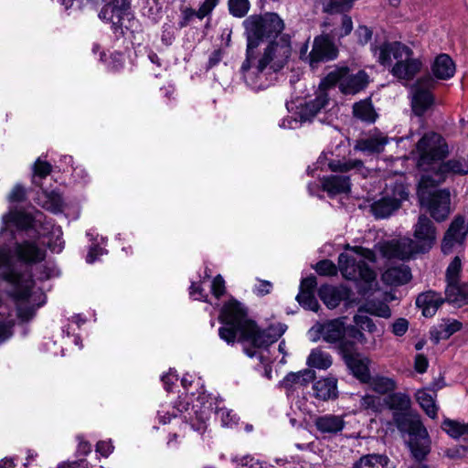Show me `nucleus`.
I'll use <instances>...</instances> for the list:
<instances>
[{
  "label": "nucleus",
  "instance_id": "12",
  "mask_svg": "<svg viewBox=\"0 0 468 468\" xmlns=\"http://www.w3.org/2000/svg\"><path fill=\"white\" fill-rule=\"evenodd\" d=\"M46 157L45 155L44 158ZM51 171L52 165L43 159V155L39 156L34 163L32 184L36 186H39L35 201L45 210L53 214H59L63 212L65 205L62 193L58 187L48 188L42 185V180L46 179Z\"/></svg>",
  "mask_w": 468,
  "mask_h": 468
},
{
  "label": "nucleus",
  "instance_id": "24",
  "mask_svg": "<svg viewBox=\"0 0 468 468\" xmlns=\"http://www.w3.org/2000/svg\"><path fill=\"white\" fill-rule=\"evenodd\" d=\"M343 356L346 367L356 379L364 384L370 381V360L367 357L354 354L353 351L343 352Z\"/></svg>",
  "mask_w": 468,
  "mask_h": 468
},
{
  "label": "nucleus",
  "instance_id": "36",
  "mask_svg": "<svg viewBox=\"0 0 468 468\" xmlns=\"http://www.w3.org/2000/svg\"><path fill=\"white\" fill-rule=\"evenodd\" d=\"M445 300L458 306L468 303V283L458 281L447 284L445 288Z\"/></svg>",
  "mask_w": 468,
  "mask_h": 468
},
{
  "label": "nucleus",
  "instance_id": "56",
  "mask_svg": "<svg viewBox=\"0 0 468 468\" xmlns=\"http://www.w3.org/2000/svg\"><path fill=\"white\" fill-rule=\"evenodd\" d=\"M107 68L110 71H119L123 68V55L121 52H113L111 54L107 62Z\"/></svg>",
  "mask_w": 468,
  "mask_h": 468
},
{
  "label": "nucleus",
  "instance_id": "64",
  "mask_svg": "<svg viewBox=\"0 0 468 468\" xmlns=\"http://www.w3.org/2000/svg\"><path fill=\"white\" fill-rule=\"evenodd\" d=\"M429 367V360L423 354H418L414 359V369L419 374H423L427 371Z\"/></svg>",
  "mask_w": 468,
  "mask_h": 468
},
{
  "label": "nucleus",
  "instance_id": "14",
  "mask_svg": "<svg viewBox=\"0 0 468 468\" xmlns=\"http://www.w3.org/2000/svg\"><path fill=\"white\" fill-rule=\"evenodd\" d=\"M369 75L359 69L354 73L346 65L339 64L329 69L321 80L324 87L338 86L339 90L346 95H354L365 90L369 83Z\"/></svg>",
  "mask_w": 468,
  "mask_h": 468
},
{
  "label": "nucleus",
  "instance_id": "29",
  "mask_svg": "<svg viewBox=\"0 0 468 468\" xmlns=\"http://www.w3.org/2000/svg\"><path fill=\"white\" fill-rule=\"evenodd\" d=\"M444 301L446 300L441 293L428 291L418 295L416 304L422 310V314L425 317H431Z\"/></svg>",
  "mask_w": 468,
  "mask_h": 468
},
{
  "label": "nucleus",
  "instance_id": "51",
  "mask_svg": "<svg viewBox=\"0 0 468 468\" xmlns=\"http://www.w3.org/2000/svg\"><path fill=\"white\" fill-rule=\"evenodd\" d=\"M314 269L319 275L333 276L336 274V266L329 260H322L318 261Z\"/></svg>",
  "mask_w": 468,
  "mask_h": 468
},
{
  "label": "nucleus",
  "instance_id": "23",
  "mask_svg": "<svg viewBox=\"0 0 468 468\" xmlns=\"http://www.w3.org/2000/svg\"><path fill=\"white\" fill-rule=\"evenodd\" d=\"M315 378V372L311 368L300 370L298 372L288 373L282 380L280 381L279 386L283 388L286 396L291 398L298 388L306 387L310 382Z\"/></svg>",
  "mask_w": 468,
  "mask_h": 468
},
{
  "label": "nucleus",
  "instance_id": "7",
  "mask_svg": "<svg viewBox=\"0 0 468 468\" xmlns=\"http://www.w3.org/2000/svg\"><path fill=\"white\" fill-rule=\"evenodd\" d=\"M413 239H393L380 248L381 254L388 259L410 260L417 254L429 252L436 242V228L426 216L420 215L413 227Z\"/></svg>",
  "mask_w": 468,
  "mask_h": 468
},
{
  "label": "nucleus",
  "instance_id": "61",
  "mask_svg": "<svg viewBox=\"0 0 468 468\" xmlns=\"http://www.w3.org/2000/svg\"><path fill=\"white\" fill-rule=\"evenodd\" d=\"M189 295L194 300H199L205 303H208V295L204 292L203 288L197 285L196 282H192L189 287Z\"/></svg>",
  "mask_w": 468,
  "mask_h": 468
},
{
  "label": "nucleus",
  "instance_id": "32",
  "mask_svg": "<svg viewBox=\"0 0 468 468\" xmlns=\"http://www.w3.org/2000/svg\"><path fill=\"white\" fill-rule=\"evenodd\" d=\"M76 439L78 441L76 458L72 461L59 463L57 468H87L88 464L84 457L91 452V444L85 440L83 435H78Z\"/></svg>",
  "mask_w": 468,
  "mask_h": 468
},
{
  "label": "nucleus",
  "instance_id": "20",
  "mask_svg": "<svg viewBox=\"0 0 468 468\" xmlns=\"http://www.w3.org/2000/svg\"><path fill=\"white\" fill-rule=\"evenodd\" d=\"M338 49L328 36L315 37L313 48L308 55L311 68L314 69L320 62H325L336 58Z\"/></svg>",
  "mask_w": 468,
  "mask_h": 468
},
{
  "label": "nucleus",
  "instance_id": "60",
  "mask_svg": "<svg viewBox=\"0 0 468 468\" xmlns=\"http://www.w3.org/2000/svg\"><path fill=\"white\" fill-rule=\"evenodd\" d=\"M178 380V375L176 374V371L170 368L169 371L165 374H164L161 377V381L163 382L164 388L170 392L172 391V386Z\"/></svg>",
  "mask_w": 468,
  "mask_h": 468
},
{
  "label": "nucleus",
  "instance_id": "4",
  "mask_svg": "<svg viewBox=\"0 0 468 468\" xmlns=\"http://www.w3.org/2000/svg\"><path fill=\"white\" fill-rule=\"evenodd\" d=\"M213 410L223 427L232 429L238 425L239 420L238 415L231 410L220 408L218 402L213 401L211 395L205 391H199L197 394L190 392L185 396H179L172 411L165 409L164 406L161 407L157 411V419L159 423L165 425L169 423L172 418L180 416L185 427L189 426L192 431L203 434Z\"/></svg>",
  "mask_w": 468,
  "mask_h": 468
},
{
  "label": "nucleus",
  "instance_id": "11",
  "mask_svg": "<svg viewBox=\"0 0 468 468\" xmlns=\"http://www.w3.org/2000/svg\"><path fill=\"white\" fill-rule=\"evenodd\" d=\"M427 176H421L418 185V197L420 205L427 209L437 222L446 220L451 213V193L448 188H438Z\"/></svg>",
  "mask_w": 468,
  "mask_h": 468
},
{
  "label": "nucleus",
  "instance_id": "50",
  "mask_svg": "<svg viewBox=\"0 0 468 468\" xmlns=\"http://www.w3.org/2000/svg\"><path fill=\"white\" fill-rule=\"evenodd\" d=\"M250 9L249 0H229V13L235 17H243Z\"/></svg>",
  "mask_w": 468,
  "mask_h": 468
},
{
  "label": "nucleus",
  "instance_id": "59",
  "mask_svg": "<svg viewBox=\"0 0 468 468\" xmlns=\"http://www.w3.org/2000/svg\"><path fill=\"white\" fill-rule=\"evenodd\" d=\"M26 199V189L21 184H16L8 196L10 203H19Z\"/></svg>",
  "mask_w": 468,
  "mask_h": 468
},
{
  "label": "nucleus",
  "instance_id": "8",
  "mask_svg": "<svg viewBox=\"0 0 468 468\" xmlns=\"http://www.w3.org/2000/svg\"><path fill=\"white\" fill-rule=\"evenodd\" d=\"M330 170L334 173H340L341 175H332L330 176L323 177L322 186L327 192L328 196L333 197L339 194H348L351 190L350 176L346 175L350 171H355L362 175L364 177L367 174V169L365 167L364 163L358 159H334L328 158L326 154H322L313 166H308L306 173L308 176H314L315 171Z\"/></svg>",
  "mask_w": 468,
  "mask_h": 468
},
{
  "label": "nucleus",
  "instance_id": "37",
  "mask_svg": "<svg viewBox=\"0 0 468 468\" xmlns=\"http://www.w3.org/2000/svg\"><path fill=\"white\" fill-rule=\"evenodd\" d=\"M388 143V139L382 135H371L359 139L356 142V149L364 153L373 154L380 153L384 150L385 145Z\"/></svg>",
  "mask_w": 468,
  "mask_h": 468
},
{
  "label": "nucleus",
  "instance_id": "54",
  "mask_svg": "<svg viewBox=\"0 0 468 468\" xmlns=\"http://www.w3.org/2000/svg\"><path fill=\"white\" fill-rule=\"evenodd\" d=\"M211 293L217 300H219L226 292L225 281L223 277L218 274L211 282Z\"/></svg>",
  "mask_w": 468,
  "mask_h": 468
},
{
  "label": "nucleus",
  "instance_id": "35",
  "mask_svg": "<svg viewBox=\"0 0 468 468\" xmlns=\"http://www.w3.org/2000/svg\"><path fill=\"white\" fill-rule=\"evenodd\" d=\"M415 398L420 407L431 419L437 418L439 407L436 404V393L431 392L429 388H422L416 391Z\"/></svg>",
  "mask_w": 468,
  "mask_h": 468
},
{
  "label": "nucleus",
  "instance_id": "45",
  "mask_svg": "<svg viewBox=\"0 0 468 468\" xmlns=\"http://www.w3.org/2000/svg\"><path fill=\"white\" fill-rule=\"evenodd\" d=\"M60 271L55 262L46 261L37 266L34 275L37 280L46 281L51 278L58 277Z\"/></svg>",
  "mask_w": 468,
  "mask_h": 468
},
{
  "label": "nucleus",
  "instance_id": "44",
  "mask_svg": "<svg viewBox=\"0 0 468 468\" xmlns=\"http://www.w3.org/2000/svg\"><path fill=\"white\" fill-rule=\"evenodd\" d=\"M231 463L235 466H241L243 468H254L255 466H260V468H263V466L273 467V464L267 463V462L261 458L260 455H244L242 457L234 456L231 459Z\"/></svg>",
  "mask_w": 468,
  "mask_h": 468
},
{
  "label": "nucleus",
  "instance_id": "6",
  "mask_svg": "<svg viewBox=\"0 0 468 468\" xmlns=\"http://www.w3.org/2000/svg\"><path fill=\"white\" fill-rule=\"evenodd\" d=\"M13 224L18 230H33L37 238L41 236L48 238V248L53 253H60L65 246L62 238L63 231L60 226L56 225L53 219H48L47 216L40 210L25 212L22 210L10 209L2 217V227L0 237L6 232V225Z\"/></svg>",
  "mask_w": 468,
  "mask_h": 468
},
{
  "label": "nucleus",
  "instance_id": "27",
  "mask_svg": "<svg viewBox=\"0 0 468 468\" xmlns=\"http://www.w3.org/2000/svg\"><path fill=\"white\" fill-rule=\"evenodd\" d=\"M411 107L414 113L422 116L433 104L434 97L431 91L419 85L411 89Z\"/></svg>",
  "mask_w": 468,
  "mask_h": 468
},
{
  "label": "nucleus",
  "instance_id": "52",
  "mask_svg": "<svg viewBox=\"0 0 468 468\" xmlns=\"http://www.w3.org/2000/svg\"><path fill=\"white\" fill-rule=\"evenodd\" d=\"M354 322L360 330H365L369 333H374L377 330V325L374 321L367 315L356 314L354 316Z\"/></svg>",
  "mask_w": 468,
  "mask_h": 468
},
{
  "label": "nucleus",
  "instance_id": "55",
  "mask_svg": "<svg viewBox=\"0 0 468 468\" xmlns=\"http://www.w3.org/2000/svg\"><path fill=\"white\" fill-rule=\"evenodd\" d=\"M219 0H205L197 11V18L199 20L204 19L206 16H209L214 8L218 5Z\"/></svg>",
  "mask_w": 468,
  "mask_h": 468
},
{
  "label": "nucleus",
  "instance_id": "38",
  "mask_svg": "<svg viewBox=\"0 0 468 468\" xmlns=\"http://www.w3.org/2000/svg\"><path fill=\"white\" fill-rule=\"evenodd\" d=\"M354 116L363 122L373 123L377 119V113L370 99L356 102L353 106Z\"/></svg>",
  "mask_w": 468,
  "mask_h": 468
},
{
  "label": "nucleus",
  "instance_id": "21",
  "mask_svg": "<svg viewBox=\"0 0 468 468\" xmlns=\"http://www.w3.org/2000/svg\"><path fill=\"white\" fill-rule=\"evenodd\" d=\"M468 234V220L464 216H456L447 229L441 243V251L449 254L453 248L462 246Z\"/></svg>",
  "mask_w": 468,
  "mask_h": 468
},
{
  "label": "nucleus",
  "instance_id": "30",
  "mask_svg": "<svg viewBox=\"0 0 468 468\" xmlns=\"http://www.w3.org/2000/svg\"><path fill=\"white\" fill-rule=\"evenodd\" d=\"M86 236L90 242L86 256V262L88 264H93L101 256L108 253V250L105 249L107 239L103 236H99L95 229H89L86 232Z\"/></svg>",
  "mask_w": 468,
  "mask_h": 468
},
{
  "label": "nucleus",
  "instance_id": "63",
  "mask_svg": "<svg viewBox=\"0 0 468 468\" xmlns=\"http://www.w3.org/2000/svg\"><path fill=\"white\" fill-rule=\"evenodd\" d=\"M114 447L111 440L100 441L96 444V453L107 458L113 451Z\"/></svg>",
  "mask_w": 468,
  "mask_h": 468
},
{
  "label": "nucleus",
  "instance_id": "9",
  "mask_svg": "<svg viewBox=\"0 0 468 468\" xmlns=\"http://www.w3.org/2000/svg\"><path fill=\"white\" fill-rule=\"evenodd\" d=\"M377 255L374 250L363 247H352L338 256V268L342 276L349 281L363 282L361 291H367L376 282L377 273L368 265L375 263ZM366 293V292H362Z\"/></svg>",
  "mask_w": 468,
  "mask_h": 468
},
{
  "label": "nucleus",
  "instance_id": "47",
  "mask_svg": "<svg viewBox=\"0 0 468 468\" xmlns=\"http://www.w3.org/2000/svg\"><path fill=\"white\" fill-rule=\"evenodd\" d=\"M345 340L352 343V351L355 350L356 343L361 345H365L367 343V337L356 324L349 325L345 324Z\"/></svg>",
  "mask_w": 468,
  "mask_h": 468
},
{
  "label": "nucleus",
  "instance_id": "58",
  "mask_svg": "<svg viewBox=\"0 0 468 468\" xmlns=\"http://www.w3.org/2000/svg\"><path fill=\"white\" fill-rule=\"evenodd\" d=\"M195 17L197 18V11L191 7H186L181 11L178 27L181 29L187 27Z\"/></svg>",
  "mask_w": 468,
  "mask_h": 468
},
{
  "label": "nucleus",
  "instance_id": "25",
  "mask_svg": "<svg viewBox=\"0 0 468 468\" xmlns=\"http://www.w3.org/2000/svg\"><path fill=\"white\" fill-rule=\"evenodd\" d=\"M314 426L324 437H333L343 431L346 422L343 416L328 413L316 417Z\"/></svg>",
  "mask_w": 468,
  "mask_h": 468
},
{
  "label": "nucleus",
  "instance_id": "46",
  "mask_svg": "<svg viewBox=\"0 0 468 468\" xmlns=\"http://www.w3.org/2000/svg\"><path fill=\"white\" fill-rule=\"evenodd\" d=\"M295 300L303 308L306 310L317 312L319 309V303L315 298L314 292L299 290Z\"/></svg>",
  "mask_w": 468,
  "mask_h": 468
},
{
  "label": "nucleus",
  "instance_id": "16",
  "mask_svg": "<svg viewBox=\"0 0 468 468\" xmlns=\"http://www.w3.org/2000/svg\"><path fill=\"white\" fill-rule=\"evenodd\" d=\"M409 197L405 186L394 183L387 186L382 197L371 205V211L377 218H385L396 211Z\"/></svg>",
  "mask_w": 468,
  "mask_h": 468
},
{
  "label": "nucleus",
  "instance_id": "15",
  "mask_svg": "<svg viewBox=\"0 0 468 468\" xmlns=\"http://www.w3.org/2000/svg\"><path fill=\"white\" fill-rule=\"evenodd\" d=\"M385 410L391 411L393 422L399 431L420 420L411 413V399L406 392L393 391L388 394L385 397Z\"/></svg>",
  "mask_w": 468,
  "mask_h": 468
},
{
  "label": "nucleus",
  "instance_id": "33",
  "mask_svg": "<svg viewBox=\"0 0 468 468\" xmlns=\"http://www.w3.org/2000/svg\"><path fill=\"white\" fill-rule=\"evenodd\" d=\"M463 324L455 319H444L437 326L431 330V339L438 344L441 340L450 338L453 334L460 331Z\"/></svg>",
  "mask_w": 468,
  "mask_h": 468
},
{
  "label": "nucleus",
  "instance_id": "3",
  "mask_svg": "<svg viewBox=\"0 0 468 468\" xmlns=\"http://www.w3.org/2000/svg\"><path fill=\"white\" fill-rule=\"evenodd\" d=\"M218 319L222 324L218 335L229 346H233L239 335V342H250L254 347L267 349L287 330L284 324L261 329L254 320L248 317L247 308L233 298L223 304Z\"/></svg>",
  "mask_w": 468,
  "mask_h": 468
},
{
  "label": "nucleus",
  "instance_id": "13",
  "mask_svg": "<svg viewBox=\"0 0 468 468\" xmlns=\"http://www.w3.org/2000/svg\"><path fill=\"white\" fill-rule=\"evenodd\" d=\"M417 167L423 174L431 173L449 154L446 140L435 132L425 133L416 144Z\"/></svg>",
  "mask_w": 468,
  "mask_h": 468
},
{
  "label": "nucleus",
  "instance_id": "22",
  "mask_svg": "<svg viewBox=\"0 0 468 468\" xmlns=\"http://www.w3.org/2000/svg\"><path fill=\"white\" fill-rule=\"evenodd\" d=\"M468 174V164L462 159H450L441 161L431 173L422 174L427 176L435 184H442L449 176H465Z\"/></svg>",
  "mask_w": 468,
  "mask_h": 468
},
{
  "label": "nucleus",
  "instance_id": "5",
  "mask_svg": "<svg viewBox=\"0 0 468 468\" xmlns=\"http://www.w3.org/2000/svg\"><path fill=\"white\" fill-rule=\"evenodd\" d=\"M370 49L376 61L399 80H410L421 69L422 63L414 58L413 50L400 41L375 39Z\"/></svg>",
  "mask_w": 468,
  "mask_h": 468
},
{
  "label": "nucleus",
  "instance_id": "19",
  "mask_svg": "<svg viewBox=\"0 0 468 468\" xmlns=\"http://www.w3.org/2000/svg\"><path fill=\"white\" fill-rule=\"evenodd\" d=\"M346 317H338L319 325L317 332L322 338L330 344H337L340 351H352V343L345 340V321Z\"/></svg>",
  "mask_w": 468,
  "mask_h": 468
},
{
  "label": "nucleus",
  "instance_id": "49",
  "mask_svg": "<svg viewBox=\"0 0 468 468\" xmlns=\"http://www.w3.org/2000/svg\"><path fill=\"white\" fill-rule=\"evenodd\" d=\"M323 8L325 13L338 14L351 9L352 5L344 0H322Z\"/></svg>",
  "mask_w": 468,
  "mask_h": 468
},
{
  "label": "nucleus",
  "instance_id": "17",
  "mask_svg": "<svg viewBox=\"0 0 468 468\" xmlns=\"http://www.w3.org/2000/svg\"><path fill=\"white\" fill-rule=\"evenodd\" d=\"M399 431L409 434V447L413 458L419 462L423 461L431 451V441L420 420L414 421Z\"/></svg>",
  "mask_w": 468,
  "mask_h": 468
},
{
  "label": "nucleus",
  "instance_id": "62",
  "mask_svg": "<svg viewBox=\"0 0 468 468\" xmlns=\"http://www.w3.org/2000/svg\"><path fill=\"white\" fill-rule=\"evenodd\" d=\"M259 283L255 285L253 292L258 296H265L272 290V283L267 280L258 279Z\"/></svg>",
  "mask_w": 468,
  "mask_h": 468
},
{
  "label": "nucleus",
  "instance_id": "48",
  "mask_svg": "<svg viewBox=\"0 0 468 468\" xmlns=\"http://www.w3.org/2000/svg\"><path fill=\"white\" fill-rule=\"evenodd\" d=\"M461 271L462 260L459 256H455L446 269L445 279L447 284L460 281Z\"/></svg>",
  "mask_w": 468,
  "mask_h": 468
},
{
  "label": "nucleus",
  "instance_id": "1",
  "mask_svg": "<svg viewBox=\"0 0 468 468\" xmlns=\"http://www.w3.org/2000/svg\"><path fill=\"white\" fill-rule=\"evenodd\" d=\"M242 24L247 47L239 69L241 78L251 90H264L274 84L277 73L289 62L292 37L282 34L284 22L276 13L251 15Z\"/></svg>",
  "mask_w": 468,
  "mask_h": 468
},
{
  "label": "nucleus",
  "instance_id": "40",
  "mask_svg": "<svg viewBox=\"0 0 468 468\" xmlns=\"http://www.w3.org/2000/svg\"><path fill=\"white\" fill-rule=\"evenodd\" d=\"M389 459L385 454H367L362 456L357 462L354 463L353 468H385L388 466Z\"/></svg>",
  "mask_w": 468,
  "mask_h": 468
},
{
  "label": "nucleus",
  "instance_id": "18",
  "mask_svg": "<svg viewBox=\"0 0 468 468\" xmlns=\"http://www.w3.org/2000/svg\"><path fill=\"white\" fill-rule=\"evenodd\" d=\"M328 102V95L325 92H321L314 100L306 103L299 112V118L287 116L280 122L279 126L282 129H297L303 122H311L322 109L325 108Z\"/></svg>",
  "mask_w": 468,
  "mask_h": 468
},
{
  "label": "nucleus",
  "instance_id": "28",
  "mask_svg": "<svg viewBox=\"0 0 468 468\" xmlns=\"http://www.w3.org/2000/svg\"><path fill=\"white\" fill-rule=\"evenodd\" d=\"M318 296L328 309H335L347 298L348 292L345 287L324 284L318 290Z\"/></svg>",
  "mask_w": 468,
  "mask_h": 468
},
{
  "label": "nucleus",
  "instance_id": "2",
  "mask_svg": "<svg viewBox=\"0 0 468 468\" xmlns=\"http://www.w3.org/2000/svg\"><path fill=\"white\" fill-rule=\"evenodd\" d=\"M46 250L36 241H16L14 244H0V279L7 285L6 294L16 304L27 303V308L17 306V315L24 321L30 320L36 310L46 303V294L42 291L33 292L35 282L29 267L44 261Z\"/></svg>",
  "mask_w": 468,
  "mask_h": 468
},
{
  "label": "nucleus",
  "instance_id": "31",
  "mask_svg": "<svg viewBox=\"0 0 468 468\" xmlns=\"http://www.w3.org/2000/svg\"><path fill=\"white\" fill-rule=\"evenodd\" d=\"M314 396L320 400L335 399L338 396L337 379L323 378L313 383Z\"/></svg>",
  "mask_w": 468,
  "mask_h": 468
},
{
  "label": "nucleus",
  "instance_id": "26",
  "mask_svg": "<svg viewBox=\"0 0 468 468\" xmlns=\"http://www.w3.org/2000/svg\"><path fill=\"white\" fill-rule=\"evenodd\" d=\"M411 278L410 268L404 263L389 266L382 274V281L390 286L406 284Z\"/></svg>",
  "mask_w": 468,
  "mask_h": 468
},
{
  "label": "nucleus",
  "instance_id": "34",
  "mask_svg": "<svg viewBox=\"0 0 468 468\" xmlns=\"http://www.w3.org/2000/svg\"><path fill=\"white\" fill-rule=\"evenodd\" d=\"M431 71L436 79L449 80L455 73V64L449 55L441 54L434 59Z\"/></svg>",
  "mask_w": 468,
  "mask_h": 468
},
{
  "label": "nucleus",
  "instance_id": "43",
  "mask_svg": "<svg viewBox=\"0 0 468 468\" xmlns=\"http://www.w3.org/2000/svg\"><path fill=\"white\" fill-rule=\"evenodd\" d=\"M360 407L370 413H381L385 410V397L367 394L361 398Z\"/></svg>",
  "mask_w": 468,
  "mask_h": 468
},
{
  "label": "nucleus",
  "instance_id": "53",
  "mask_svg": "<svg viewBox=\"0 0 468 468\" xmlns=\"http://www.w3.org/2000/svg\"><path fill=\"white\" fill-rule=\"evenodd\" d=\"M176 39V27L171 23H165L162 27L161 41L165 46H171Z\"/></svg>",
  "mask_w": 468,
  "mask_h": 468
},
{
  "label": "nucleus",
  "instance_id": "57",
  "mask_svg": "<svg viewBox=\"0 0 468 468\" xmlns=\"http://www.w3.org/2000/svg\"><path fill=\"white\" fill-rule=\"evenodd\" d=\"M409 329V321L406 318H398L391 324V332L396 336L404 335Z\"/></svg>",
  "mask_w": 468,
  "mask_h": 468
},
{
  "label": "nucleus",
  "instance_id": "42",
  "mask_svg": "<svg viewBox=\"0 0 468 468\" xmlns=\"http://www.w3.org/2000/svg\"><path fill=\"white\" fill-rule=\"evenodd\" d=\"M441 429L452 439L468 435V423L445 418Z\"/></svg>",
  "mask_w": 468,
  "mask_h": 468
},
{
  "label": "nucleus",
  "instance_id": "39",
  "mask_svg": "<svg viewBox=\"0 0 468 468\" xmlns=\"http://www.w3.org/2000/svg\"><path fill=\"white\" fill-rule=\"evenodd\" d=\"M367 384L378 394L392 393L397 388V382L394 378L378 375L370 377V381Z\"/></svg>",
  "mask_w": 468,
  "mask_h": 468
},
{
  "label": "nucleus",
  "instance_id": "41",
  "mask_svg": "<svg viewBox=\"0 0 468 468\" xmlns=\"http://www.w3.org/2000/svg\"><path fill=\"white\" fill-rule=\"evenodd\" d=\"M307 365L318 369H327L332 365V356L321 349H313L307 357Z\"/></svg>",
  "mask_w": 468,
  "mask_h": 468
},
{
  "label": "nucleus",
  "instance_id": "10",
  "mask_svg": "<svg viewBox=\"0 0 468 468\" xmlns=\"http://www.w3.org/2000/svg\"><path fill=\"white\" fill-rule=\"evenodd\" d=\"M98 17L102 23L110 25L117 38L128 31H137L140 27L132 10L131 0H102Z\"/></svg>",
  "mask_w": 468,
  "mask_h": 468
}]
</instances>
